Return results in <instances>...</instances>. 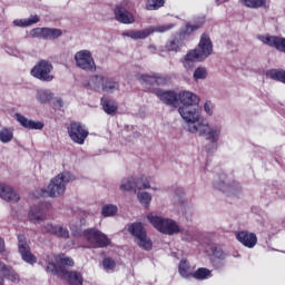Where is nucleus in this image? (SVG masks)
I'll list each match as a JSON object with an SVG mask.
<instances>
[{
    "label": "nucleus",
    "instance_id": "obj_1",
    "mask_svg": "<svg viewBox=\"0 0 285 285\" xmlns=\"http://www.w3.org/2000/svg\"><path fill=\"white\" fill-rule=\"evenodd\" d=\"M181 119L187 125V130L191 135H199L206 137L210 144H217L222 137V125H210L204 118L202 109L193 106H181L178 108Z\"/></svg>",
    "mask_w": 285,
    "mask_h": 285
},
{
    "label": "nucleus",
    "instance_id": "obj_2",
    "mask_svg": "<svg viewBox=\"0 0 285 285\" xmlns=\"http://www.w3.org/2000/svg\"><path fill=\"white\" fill-rule=\"evenodd\" d=\"M70 181H75V176L69 171L58 174L50 180L45 193H47L49 197H61V195L66 193V185L70 184Z\"/></svg>",
    "mask_w": 285,
    "mask_h": 285
},
{
    "label": "nucleus",
    "instance_id": "obj_3",
    "mask_svg": "<svg viewBox=\"0 0 285 285\" xmlns=\"http://www.w3.org/2000/svg\"><path fill=\"white\" fill-rule=\"evenodd\" d=\"M147 219L148 222H150L154 228H156V230H159V233H163V235H177V233L181 232V228H179L177 222L170 218L148 215Z\"/></svg>",
    "mask_w": 285,
    "mask_h": 285
},
{
    "label": "nucleus",
    "instance_id": "obj_4",
    "mask_svg": "<svg viewBox=\"0 0 285 285\" xmlns=\"http://www.w3.org/2000/svg\"><path fill=\"white\" fill-rule=\"evenodd\" d=\"M47 271L49 273H52V275H58L59 277H61V269L66 271V268L61 267V266H75V261H72V258L60 254V255H55L51 254L47 257Z\"/></svg>",
    "mask_w": 285,
    "mask_h": 285
},
{
    "label": "nucleus",
    "instance_id": "obj_5",
    "mask_svg": "<svg viewBox=\"0 0 285 285\" xmlns=\"http://www.w3.org/2000/svg\"><path fill=\"white\" fill-rule=\"evenodd\" d=\"M175 28L174 23L169 24H158V26H151L142 30H130L122 32V37H129V39H148L150 35H154V32H168V30H173Z\"/></svg>",
    "mask_w": 285,
    "mask_h": 285
},
{
    "label": "nucleus",
    "instance_id": "obj_6",
    "mask_svg": "<svg viewBox=\"0 0 285 285\" xmlns=\"http://www.w3.org/2000/svg\"><path fill=\"white\" fill-rule=\"evenodd\" d=\"M83 237L90 248H106L110 246V238L97 228H88L83 232Z\"/></svg>",
    "mask_w": 285,
    "mask_h": 285
},
{
    "label": "nucleus",
    "instance_id": "obj_7",
    "mask_svg": "<svg viewBox=\"0 0 285 285\" xmlns=\"http://www.w3.org/2000/svg\"><path fill=\"white\" fill-rule=\"evenodd\" d=\"M129 233L135 237V242L144 250H150L153 248V240L146 234V229L141 223H132L128 227Z\"/></svg>",
    "mask_w": 285,
    "mask_h": 285
},
{
    "label": "nucleus",
    "instance_id": "obj_8",
    "mask_svg": "<svg viewBox=\"0 0 285 285\" xmlns=\"http://www.w3.org/2000/svg\"><path fill=\"white\" fill-rule=\"evenodd\" d=\"M67 132L71 141H73V144H78V146H83V144H86V139H88V136L90 135L86 125L81 122H71L67 127Z\"/></svg>",
    "mask_w": 285,
    "mask_h": 285
},
{
    "label": "nucleus",
    "instance_id": "obj_9",
    "mask_svg": "<svg viewBox=\"0 0 285 285\" xmlns=\"http://www.w3.org/2000/svg\"><path fill=\"white\" fill-rule=\"evenodd\" d=\"M75 61L77 68L80 70H87L92 72V70H97V65L95 63V58L92 57V52L88 49H82L75 53Z\"/></svg>",
    "mask_w": 285,
    "mask_h": 285
},
{
    "label": "nucleus",
    "instance_id": "obj_10",
    "mask_svg": "<svg viewBox=\"0 0 285 285\" xmlns=\"http://www.w3.org/2000/svg\"><path fill=\"white\" fill-rule=\"evenodd\" d=\"M52 70H55L52 63L46 60H41L31 69V75L40 81H52V79H55Z\"/></svg>",
    "mask_w": 285,
    "mask_h": 285
},
{
    "label": "nucleus",
    "instance_id": "obj_11",
    "mask_svg": "<svg viewBox=\"0 0 285 285\" xmlns=\"http://www.w3.org/2000/svg\"><path fill=\"white\" fill-rule=\"evenodd\" d=\"M18 250L23 262H27V264H37V257L30 252L28 238L22 234L18 235Z\"/></svg>",
    "mask_w": 285,
    "mask_h": 285
},
{
    "label": "nucleus",
    "instance_id": "obj_12",
    "mask_svg": "<svg viewBox=\"0 0 285 285\" xmlns=\"http://www.w3.org/2000/svg\"><path fill=\"white\" fill-rule=\"evenodd\" d=\"M198 53V57L204 61V59H208L213 55V41L210 37L206 33H203L200 37V41L198 43V48L194 49Z\"/></svg>",
    "mask_w": 285,
    "mask_h": 285
},
{
    "label": "nucleus",
    "instance_id": "obj_13",
    "mask_svg": "<svg viewBox=\"0 0 285 285\" xmlns=\"http://www.w3.org/2000/svg\"><path fill=\"white\" fill-rule=\"evenodd\" d=\"M42 233H47L48 235H55V237H60L61 239H70V232L62 225L47 223L42 226Z\"/></svg>",
    "mask_w": 285,
    "mask_h": 285
},
{
    "label": "nucleus",
    "instance_id": "obj_14",
    "mask_svg": "<svg viewBox=\"0 0 285 285\" xmlns=\"http://www.w3.org/2000/svg\"><path fill=\"white\" fill-rule=\"evenodd\" d=\"M46 210H48V204H41L35 207H31L28 214V219L32 224H41L46 219Z\"/></svg>",
    "mask_w": 285,
    "mask_h": 285
},
{
    "label": "nucleus",
    "instance_id": "obj_15",
    "mask_svg": "<svg viewBox=\"0 0 285 285\" xmlns=\"http://www.w3.org/2000/svg\"><path fill=\"white\" fill-rule=\"evenodd\" d=\"M258 40L265 46H271V48H276L281 52H285V38H279L276 36H258Z\"/></svg>",
    "mask_w": 285,
    "mask_h": 285
},
{
    "label": "nucleus",
    "instance_id": "obj_16",
    "mask_svg": "<svg viewBox=\"0 0 285 285\" xmlns=\"http://www.w3.org/2000/svg\"><path fill=\"white\" fill-rule=\"evenodd\" d=\"M0 199L10 204H17L21 199V196L11 186L0 183Z\"/></svg>",
    "mask_w": 285,
    "mask_h": 285
},
{
    "label": "nucleus",
    "instance_id": "obj_17",
    "mask_svg": "<svg viewBox=\"0 0 285 285\" xmlns=\"http://www.w3.org/2000/svg\"><path fill=\"white\" fill-rule=\"evenodd\" d=\"M14 119L27 130H43V122L30 120L21 114H16Z\"/></svg>",
    "mask_w": 285,
    "mask_h": 285
},
{
    "label": "nucleus",
    "instance_id": "obj_18",
    "mask_svg": "<svg viewBox=\"0 0 285 285\" xmlns=\"http://www.w3.org/2000/svg\"><path fill=\"white\" fill-rule=\"evenodd\" d=\"M236 239H238L243 246H246V248H255L257 245V235L255 233L246 230L238 232L236 234Z\"/></svg>",
    "mask_w": 285,
    "mask_h": 285
},
{
    "label": "nucleus",
    "instance_id": "obj_19",
    "mask_svg": "<svg viewBox=\"0 0 285 285\" xmlns=\"http://www.w3.org/2000/svg\"><path fill=\"white\" fill-rule=\"evenodd\" d=\"M115 19L118 23H124L126 26L135 23V16L122 7H117L115 9Z\"/></svg>",
    "mask_w": 285,
    "mask_h": 285
},
{
    "label": "nucleus",
    "instance_id": "obj_20",
    "mask_svg": "<svg viewBox=\"0 0 285 285\" xmlns=\"http://www.w3.org/2000/svg\"><path fill=\"white\" fill-rule=\"evenodd\" d=\"M139 80L142 83H149V86L153 85H157V86H166V83H168V81H170V79L168 78V76H164V75H141L139 77Z\"/></svg>",
    "mask_w": 285,
    "mask_h": 285
},
{
    "label": "nucleus",
    "instance_id": "obj_21",
    "mask_svg": "<svg viewBox=\"0 0 285 285\" xmlns=\"http://www.w3.org/2000/svg\"><path fill=\"white\" fill-rule=\"evenodd\" d=\"M178 99L183 106H199V96L197 94H193V91H181L178 95Z\"/></svg>",
    "mask_w": 285,
    "mask_h": 285
},
{
    "label": "nucleus",
    "instance_id": "obj_22",
    "mask_svg": "<svg viewBox=\"0 0 285 285\" xmlns=\"http://www.w3.org/2000/svg\"><path fill=\"white\" fill-rule=\"evenodd\" d=\"M197 61H204V60L202 59V57H199V53L197 51L190 50L184 57L181 63L185 69L193 70V68H195V63H197Z\"/></svg>",
    "mask_w": 285,
    "mask_h": 285
},
{
    "label": "nucleus",
    "instance_id": "obj_23",
    "mask_svg": "<svg viewBox=\"0 0 285 285\" xmlns=\"http://www.w3.org/2000/svg\"><path fill=\"white\" fill-rule=\"evenodd\" d=\"M157 97L167 106H177V99H179L175 91H157Z\"/></svg>",
    "mask_w": 285,
    "mask_h": 285
},
{
    "label": "nucleus",
    "instance_id": "obj_24",
    "mask_svg": "<svg viewBox=\"0 0 285 285\" xmlns=\"http://www.w3.org/2000/svg\"><path fill=\"white\" fill-rule=\"evenodd\" d=\"M61 275L63 277L67 276V282L69 285H83V276L79 272H68L66 269H61Z\"/></svg>",
    "mask_w": 285,
    "mask_h": 285
},
{
    "label": "nucleus",
    "instance_id": "obj_25",
    "mask_svg": "<svg viewBox=\"0 0 285 285\" xmlns=\"http://www.w3.org/2000/svg\"><path fill=\"white\" fill-rule=\"evenodd\" d=\"M41 21V18L37 14L30 16L29 18L26 19H16L13 20V26L17 28H28L30 26H35V23H39Z\"/></svg>",
    "mask_w": 285,
    "mask_h": 285
},
{
    "label": "nucleus",
    "instance_id": "obj_26",
    "mask_svg": "<svg viewBox=\"0 0 285 285\" xmlns=\"http://www.w3.org/2000/svg\"><path fill=\"white\" fill-rule=\"evenodd\" d=\"M36 99L39 104H49L55 99V94L50 89H38L36 92Z\"/></svg>",
    "mask_w": 285,
    "mask_h": 285
},
{
    "label": "nucleus",
    "instance_id": "obj_27",
    "mask_svg": "<svg viewBox=\"0 0 285 285\" xmlns=\"http://www.w3.org/2000/svg\"><path fill=\"white\" fill-rule=\"evenodd\" d=\"M136 176H128L121 180L119 189L122 191L134 190L136 193Z\"/></svg>",
    "mask_w": 285,
    "mask_h": 285
},
{
    "label": "nucleus",
    "instance_id": "obj_28",
    "mask_svg": "<svg viewBox=\"0 0 285 285\" xmlns=\"http://www.w3.org/2000/svg\"><path fill=\"white\" fill-rule=\"evenodd\" d=\"M148 188H150V179L148 176L144 174L136 176V191L148 190Z\"/></svg>",
    "mask_w": 285,
    "mask_h": 285
},
{
    "label": "nucleus",
    "instance_id": "obj_29",
    "mask_svg": "<svg viewBox=\"0 0 285 285\" xmlns=\"http://www.w3.org/2000/svg\"><path fill=\"white\" fill-rule=\"evenodd\" d=\"M12 139H14V131L12 130V128L3 127L0 130L1 144H10V141H12Z\"/></svg>",
    "mask_w": 285,
    "mask_h": 285
},
{
    "label": "nucleus",
    "instance_id": "obj_30",
    "mask_svg": "<svg viewBox=\"0 0 285 285\" xmlns=\"http://www.w3.org/2000/svg\"><path fill=\"white\" fill-rule=\"evenodd\" d=\"M105 81L106 77L101 75H95L90 77L88 86L91 87L94 90H97V88H104Z\"/></svg>",
    "mask_w": 285,
    "mask_h": 285
},
{
    "label": "nucleus",
    "instance_id": "obj_31",
    "mask_svg": "<svg viewBox=\"0 0 285 285\" xmlns=\"http://www.w3.org/2000/svg\"><path fill=\"white\" fill-rule=\"evenodd\" d=\"M102 90L104 92H115V90H119V82L115 81L112 78L105 77Z\"/></svg>",
    "mask_w": 285,
    "mask_h": 285
},
{
    "label": "nucleus",
    "instance_id": "obj_32",
    "mask_svg": "<svg viewBox=\"0 0 285 285\" xmlns=\"http://www.w3.org/2000/svg\"><path fill=\"white\" fill-rule=\"evenodd\" d=\"M266 77H268L269 79H274L275 81H282V83H285L284 70H277V69L267 70Z\"/></svg>",
    "mask_w": 285,
    "mask_h": 285
},
{
    "label": "nucleus",
    "instance_id": "obj_33",
    "mask_svg": "<svg viewBox=\"0 0 285 285\" xmlns=\"http://www.w3.org/2000/svg\"><path fill=\"white\" fill-rule=\"evenodd\" d=\"M102 109L107 115H115L117 112V102L110 99H101Z\"/></svg>",
    "mask_w": 285,
    "mask_h": 285
},
{
    "label": "nucleus",
    "instance_id": "obj_34",
    "mask_svg": "<svg viewBox=\"0 0 285 285\" xmlns=\"http://www.w3.org/2000/svg\"><path fill=\"white\" fill-rule=\"evenodd\" d=\"M118 210L119 208L117 207V205L106 204L101 208V215L102 217H115Z\"/></svg>",
    "mask_w": 285,
    "mask_h": 285
},
{
    "label": "nucleus",
    "instance_id": "obj_35",
    "mask_svg": "<svg viewBox=\"0 0 285 285\" xmlns=\"http://www.w3.org/2000/svg\"><path fill=\"white\" fill-rule=\"evenodd\" d=\"M2 275L6 277V279L13 282V284H19L20 282L19 274H17V272H14L11 266H7V269H4Z\"/></svg>",
    "mask_w": 285,
    "mask_h": 285
},
{
    "label": "nucleus",
    "instance_id": "obj_36",
    "mask_svg": "<svg viewBox=\"0 0 285 285\" xmlns=\"http://www.w3.org/2000/svg\"><path fill=\"white\" fill-rule=\"evenodd\" d=\"M193 277L195 279H208L209 277H213V274L210 272V269L206 268V267H200L198 268L194 274Z\"/></svg>",
    "mask_w": 285,
    "mask_h": 285
},
{
    "label": "nucleus",
    "instance_id": "obj_37",
    "mask_svg": "<svg viewBox=\"0 0 285 285\" xmlns=\"http://www.w3.org/2000/svg\"><path fill=\"white\" fill-rule=\"evenodd\" d=\"M243 6H246V8H264L266 6V0H239Z\"/></svg>",
    "mask_w": 285,
    "mask_h": 285
},
{
    "label": "nucleus",
    "instance_id": "obj_38",
    "mask_svg": "<svg viewBox=\"0 0 285 285\" xmlns=\"http://www.w3.org/2000/svg\"><path fill=\"white\" fill-rule=\"evenodd\" d=\"M137 199L141 204V206H150V202H153V196L148 191H141L137 194Z\"/></svg>",
    "mask_w": 285,
    "mask_h": 285
},
{
    "label": "nucleus",
    "instance_id": "obj_39",
    "mask_svg": "<svg viewBox=\"0 0 285 285\" xmlns=\"http://www.w3.org/2000/svg\"><path fill=\"white\" fill-rule=\"evenodd\" d=\"M63 32L61 29L45 28V39H59Z\"/></svg>",
    "mask_w": 285,
    "mask_h": 285
},
{
    "label": "nucleus",
    "instance_id": "obj_40",
    "mask_svg": "<svg viewBox=\"0 0 285 285\" xmlns=\"http://www.w3.org/2000/svg\"><path fill=\"white\" fill-rule=\"evenodd\" d=\"M208 77V70L206 67H197L194 71V81H199L202 79H206Z\"/></svg>",
    "mask_w": 285,
    "mask_h": 285
},
{
    "label": "nucleus",
    "instance_id": "obj_41",
    "mask_svg": "<svg viewBox=\"0 0 285 285\" xmlns=\"http://www.w3.org/2000/svg\"><path fill=\"white\" fill-rule=\"evenodd\" d=\"M178 271L181 277H190V264L186 261H180Z\"/></svg>",
    "mask_w": 285,
    "mask_h": 285
},
{
    "label": "nucleus",
    "instance_id": "obj_42",
    "mask_svg": "<svg viewBox=\"0 0 285 285\" xmlns=\"http://www.w3.org/2000/svg\"><path fill=\"white\" fill-rule=\"evenodd\" d=\"M164 0H147L146 8L147 10H159V8H164Z\"/></svg>",
    "mask_w": 285,
    "mask_h": 285
},
{
    "label": "nucleus",
    "instance_id": "obj_43",
    "mask_svg": "<svg viewBox=\"0 0 285 285\" xmlns=\"http://www.w3.org/2000/svg\"><path fill=\"white\" fill-rule=\"evenodd\" d=\"M204 112L207 115V117H213L215 115V105L210 100H206L203 106Z\"/></svg>",
    "mask_w": 285,
    "mask_h": 285
},
{
    "label": "nucleus",
    "instance_id": "obj_44",
    "mask_svg": "<svg viewBox=\"0 0 285 285\" xmlns=\"http://www.w3.org/2000/svg\"><path fill=\"white\" fill-rule=\"evenodd\" d=\"M214 186L217 190H222L223 193H232L233 191V186H229L224 181H220V183L215 181Z\"/></svg>",
    "mask_w": 285,
    "mask_h": 285
},
{
    "label": "nucleus",
    "instance_id": "obj_45",
    "mask_svg": "<svg viewBox=\"0 0 285 285\" xmlns=\"http://www.w3.org/2000/svg\"><path fill=\"white\" fill-rule=\"evenodd\" d=\"M30 37H32L33 39H37V38L45 39L46 28H36V29L31 30L30 31Z\"/></svg>",
    "mask_w": 285,
    "mask_h": 285
},
{
    "label": "nucleus",
    "instance_id": "obj_46",
    "mask_svg": "<svg viewBox=\"0 0 285 285\" xmlns=\"http://www.w3.org/2000/svg\"><path fill=\"white\" fill-rule=\"evenodd\" d=\"M166 50L169 52H177V50H179V40H169L166 43Z\"/></svg>",
    "mask_w": 285,
    "mask_h": 285
},
{
    "label": "nucleus",
    "instance_id": "obj_47",
    "mask_svg": "<svg viewBox=\"0 0 285 285\" xmlns=\"http://www.w3.org/2000/svg\"><path fill=\"white\" fill-rule=\"evenodd\" d=\"M102 266L105 268V271H112V268H115L116 264H115V261H112V258H105L102 261Z\"/></svg>",
    "mask_w": 285,
    "mask_h": 285
},
{
    "label": "nucleus",
    "instance_id": "obj_48",
    "mask_svg": "<svg viewBox=\"0 0 285 285\" xmlns=\"http://www.w3.org/2000/svg\"><path fill=\"white\" fill-rule=\"evenodd\" d=\"M181 239L184 242H193V239H195V233L191 230H185L181 233Z\"/></svg>",
    "mask_w": 285,
    "mask_h": 285
},
{
    "label": "nucleus",
    "instance_id": "obj_49",
    "mask_svg": "<svg viewBox=\"0 0 285 285\" xmlns=\"http://www.w3.org/2000/svg\"><path fill=\"white\" fill-rule=\"evenodd\" d=\"M204 26V22H199L197 24H187L186 26V35H190V32H195V30H199Z\"/></svg>",
    "mask_w": 285,
    "mask_h": 285
},
{
    "label": "nucleus",
    "instance_id": "obj_50",
    "mask_svg": "<svg viewBox=\"0 0 285 285\" xmlns=\"http://www.w3.org/2000/svg\"><path fill=\"white\" fill-rule=\"evenodd\" d=\"M214 255L217 259H226V254L222 249H215Z\"/></svg>",
    "mask_w": 285,
    "mask_h": 285
},
{
    "label": "nucleus",
    "instance_id": "obj_51",
    "mask_svg": "<svg viewBox=\"0 0 285 285\" xmlns=\"http://www.w3.org/2000/svg\"><path fill=\"white\" fill-rule=\"evenodd\" d=\"M3 250H6V242L0 237V253H3Z\"/></svg>",
    "mask_w": 285,
    "mask_h": 285
},
{
    "label": "nucleus",
    "instance_id": "obj_52",
    "mask_svg": "<svg viewBox=\"0 0 285 285\" xmlns=\"http://www.w3.org/2000/svg\"><path fill=\"white\" fill-rule=\"evenodd\" d=\"M7 268H8V265H4L2 262H0V273H1V275H3V273L6 272Z\"/></svg>",
    "mask_w": 285,
    "mask_h": 285
},
{
    "label": "nucleus",
    "instance_id": "obj_53",
    "mask_svg": "<svg viewBox=\"0 0 285 285\" xmlns=\"http://www.w3.org/2000/svg\"><path fill=\"white\" fill-rule=\"evenodd\" d=\"M222 3H224V1H222V0H216V6H222Z\"/></svg>",
    "mask_w": 285,
    "mask_h": 285
},
{
    "label": "nucleus",
    "instance_id": "obj_54",
    "mask_svg": "<svg viewBox=\"0 0 285 285\" xmlns=\"http://www.w3.org/2000/svg\"><path fill=\"white\" fill-rule=\"evenodd\" d=\"M149 49L150 50H155V46H149Z\"/></svg>",
    "mask_w": 285,
    "mask_h": 285
},
{
    "label": "nucleus",
    "instance_id": "obj_55",
    "mask_svg": "<svg viewBox=\"0 0 285 285\" xmlns=\"http://www.w3.org/2000/svg\"><path fill=\"white\" fill-rule=\"evenodd\" d=\"M0 284H3V278H0Z\"/></svg>",
    "mask_w": 285,
    "mask_h": 285
},
{
    "label": "nucleus",
    "instance_id": "obj_56",
    "mask_svg": "<svg viewBox=\"0 0 285 285\" xmlns=\"http://www.w3.org/2000/svg\"><path fill=\"white\" fill-rule=\"evenodd\" d=\"M58 104H61V100H58Z\"/></svg>",
    "mask_w": 285,
    "mask_h": 285
},
{
    "label": "nucleus",
    "instance_id": "obj_57",
    "mask_svg": "<svg viewBox=\"0 0 285 285\" xmlns=\"http://www.w3.org/2000/svg\"><path fill=\"white\" fill-rule=\"evenodd\" d=\"M153 190H158L157 188H153Z\"/></svg>",
    "mask_w": 285,
    "mask_h": 285
}]
</instances>
